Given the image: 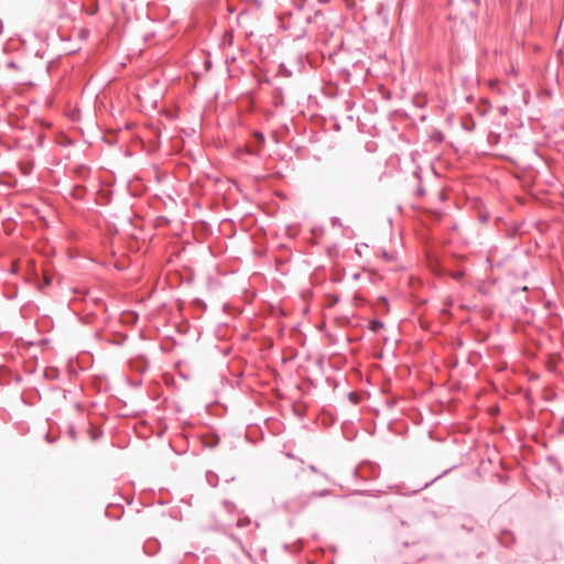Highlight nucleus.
<instances>
[{
    "instance_id": "obj_1",
    "label": "nucleus",
    "mask_w": 564,
    "mask_h": 564,
    "mask_svg": "<svg viewBox=\"0 0 564 564\" xmlns=\"http://www.w3.org/2000/svg\"><path fill=\"white\" fill-rule=\"evenodd\" d=\"M252 139H253V145L249 147L248 152L250 154H259L261 148L264 144V140H265L264 135L260 131H254L253 134H252Z\"/></svg>"
},
{
    "instance_id": "obj_2",
    "label": "nucleus",
    "mask_w": 564,
    "mask_h": 564,
    "mask_svg": "<svg viewBox=\"0 0 564 564\" xmlns=\"http://www.w3.org/2000/svg\"><path fill=\"white\" fill-rule=\"evenodd\" d=\"M206 479H207L208 484L213 487H216L218 484V476L212 471H208L206 474Z\"/></svg>"
},
{
    "instance_id": "obj_3",
    "label": "nucleus",
    "mask_w": 564,
    "mask_h": 564,
    "mask_svg": "<svg viewBox=\"0 0 564 564\" xmlns=\"http://www.w3.org/2000/svg\"><path fill=\"white\" fill-rule=\"evenodd\" d=\"M52 284V278L48 275H45L43 281L37 284L39 291L43 292L44 289Z\"/></svg>"
},
{
    "instance_id": "obj_4",
    "label": "nucleus",
    "mask_w": 564,
    "mask_h": 564,
    "mask_svg": "<svg viewBox=\"0 0 564 564\" xmlns=\"http://www.w3.org/2000/svg\"><path fill=\"white\" fill-rule=\"evenodd\" d=\"M67 435L73 440V441H76L77 440V433H76V430H75V426L73 424H69L68 427H67Z\"/></svg>"
},
{
    "instance_id": "obj_5",
    "label": "nucleus",
    "mask_w": 564,
    "mask_h": 564,
    "mask_svg": "<svg viewBox=\"0 0 564 564\" xmlns=\"http://www.w3.org/2000/svg\"><path fill=\"white\" fill-rule=\"evenodd\" d=\"M250 522H251V520L249 518L245 517L237 521V527L242 528V527L250 524Z\"/></svg>"
},
{
    "instance_id": "obj_6",
    "label": "nucleus",
    "mask_w": 564,
    "mask_h": 564,
    "mask_svg": "<svg viewBox=\"0 0 564 564\" xmlns=\"http://www.w3.org/2000/svg\"><path fill=\"white\" fill-rule=\"evenodd\" d=\"M382 326H383V324L381 322H379V321L371 322V329L372 330H377L379 327H382Z\"/></svg>"
},
{
    "instance_id": "obj_7",
    "label": "nucleus",
    "mask_w": 564,
    "mask_h": 564,
    "mask_svg": "<svg viewBox=\"0 0 564 564\" xmlns=\"http://www.w3.org/2000/svg\"><path fill=\"white\" fill-rule=\"evenodd\" d=\"M7 67H8V68H14V69L20 68V67H19V65H18L15 62H13V61L9 62V63L7 64Z\"/></svg>"
},
{
    "instance_id": "obj_8",
    "label": "nucleus",
    "mask_w": 564,
    "mask_h": 564,
    "mask_svg": "<svg viewBox=\"0 0 564 564\" xmlns=\"http://www.w3.org/2000/svg\"><path fill=\"white\" fill-rule=\"evenodd\" d=\"M18 270H19L18 265H17V264H12V265H11V269H10V273H12V274H17V273H18Z\"/></svg>"
},
{
    "instance_id": "obj_9",
    "label": "nucleus",
    "mask_w": 564,
    "mask_h": 564,
    "mask_svg": "<svg viewBox=\"0 0 564 564\" xmlns=\"http://www.w3.org/2000/svg\"><path fill=\"white\" fill-rule=\"evenodd\" d=\"M45 441L48 443H54L56 440L52 438L51 435L47 433V434H45Z\"/></svg>"
},
{
    "instance_id": "obj_10",
    "label": "nucleus",
    "mask_w": 564,
    "mask_h": 564,
    "mask_svg": "<svg viewBox=\"0 0 564 564\" xmlns=\"http://www.w3.org/2000/svg\"><path fill=\"white\" fill-rule=\"evenodd\" d=\"M326 382L329 384V386H334L336 387V382H335V379H332V378H326Z\"/></svg>"
},
{
    "instance_id": "obj_11",
    "label": "nucleus",
    "mask_w": 564,
    "mask_h": 564,
    "mask_svg": "<svg viewBox=\"0 0 564 564\" xmlns=\"http://www.w3.org/2000/svg\"><path fill=\"white\" fill-rule=\"evenodd\" d=\"M308 468L311 469V471L317 473V466H315L314 464H311Z\"/></svg>"
},
{
    "instance_id": "obj_12",
    "label": "nucleus",
    "mask_w": 564,
    "mask_h": 564,
    "mask_svg": "<svg viewBox=\"0 0 564 564\" xmlns=\"http://www.w3.org/2000/svg\"><path fill=\"white\" fill-rule=\"evenodd\" d=\"M143 550L149 555H153L155 553V551H153V552L148 551V546L147 545L143 546Z\"/></svg>"
},
{
    "instance_id": "obj_13",
    "label": "nucleus",
    "mask_w": 564,
    "mask_h": 564,
    "mask_svg": "<svg viewBox=\"0 0 564 564\" xmlns=\"http://www.w3.org/2000/svg\"><path fill=\"white\" fill-rule=\"evenodd\" d=\"M95 302H96L97 304H102V305H104V301H102L101 299H95Z\"/></svg>"
},
{
    "instance_id": "obj_14",
    "label": "nucleus",
    "mask_w": 564,
    "mask_h": 564,
    "mask_svg": "<svg viewBox=\"0 0 564 564\" xmlns=\"http://www.w3.org/2000/svg\"><path fill=\"white\" fill-rule=\"evenodd\" d=\"M311 231H312V234H313V235H315L316 229H315V228H312V229H311Z\"/></svg>"
},
{
    "instance_id": "obj_15",
    "label": "nucleus",
    "mask_w": 564,
    "mask_h": 564,
    "mask_svg": "<svg viewBox=\"0 0 564 564\" xmlns=\"http://www.w3.org/2000/svg\"><path fill=\"white\" fill-rule=\"evenodd\" d=\"M319 3L328 2L329 0H318Z\"/></svg>"
}]
</instances>
